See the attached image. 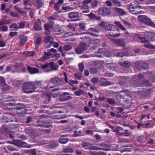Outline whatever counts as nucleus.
Here are the masks:
<instances>
[{
  "mask_svg": "<svg viewBox=\"0 0 155 155\" xmlns=\"http://www.w3.org/2000/svg\"><path fill=\"white\" fill-rule=\"evenodd\" d=\"M0 28L1 30L3 32L6 31L8 29V26L6 25L0 26Z\"/></svg>",
  "mask_w": 155,
  "mask_h": 155,
  "instance_id": "42",
  "label": "nucleus"
},
{
  "mask_svg": "<svg viewBox=\"0 0 155 155\" xmlns=\"http://www.w3.org/2000/svg\"><path fill=\"white\" fill-rule=\"evenodd\" d=\"M41 20L39 19H37L34 25L35 29L36 30H41L42 27L41 26Z\"/></svg>",
  "mask_w": 155,
  "mask_h": 155,
  "instance_id": "17",
  "label": "nucleus"
},
{
  "mask_svg": "<svg viewBox=\"0 0 155 155\" xmlns=\"http://www.w3.org/2000/svg\"><path fill=\"white\" fill-rule=\"evenodd\" d=\"M78 8L82 10V13H88L90 12L89 7L87 5H78Z\"/></svg>",
  "mask_w": 155,
  "mask_h": 155,
  "instance_id": "12",
  "label": "nucleus"
},
{
  "mask_svg": "<svg viewBox=\"0 0 155 155\" xmlns=\"http://www.w3.org/2000/svg\"><path fill=\"white\" fill-rule=\"evenodd\" d=\"M61 8L62 10L67 11H70L74 9L73 8L69 6L66 7L62 6Z\"/></svg>",
  "mask_w": 155,
  "mask_h": 155,
  "instance_id": "40",
  "label": "nucleus"
},
{
  "mask_svg": "<svg viewBox=\"0 0 155 155\" xmlns=\"http://www.w3.org/2000/svg\"><path fill=\"white\" fill-rule=\"evenodd\" d=\"M68 17L69 18L74 21H77L79 20L80 17L79 13L78 12H71L69 13Z\"/></svg>",
  "mask_w": 155,
  "mask_h": 155,
  "instance_id": "10",
  "label": "nucleus"
},
{
  "mask_svg": "<svg viewBox=\"0 0 155 155\" xmlns=\"http://www.w3.org/2000/svg\"><path fill=\"white\" fill-rule=\"evenodd\" d=\"M54 30L56 34L59 35L63 33L64 31V29L59 27L58 25H56L54 28Z\"/></svg>",
  "mask_w": 155,
  "mask_h": 155,
  "instance_id": "15",
  "label": "nucleus"
},
{
  "mask_svg": "<svg viewBox=\"0 0 155 155\" xmlns=\"http://www.w3.org/2000/svg\"><path fill=\"white\" fill-rule=\"evenodd\" d=\"M111 54H107L106 52L102 49H100L93 56L97 57L99 58L103 57L104 56L110 57Z\"/></svg>",
  "mask_w": 155,
  "mask_h": 155,
  "instance_id": "9",
  "label": "nucleus"
},
{
  "mask_svg": "<svg viewBox=\"0 0 155 155\" xmlns=\"http://www.w3.org/2000/svg\"><path fill=\"white\" fill-rule=\"evenodd\" d=\"M113 4L116 6L120 7L121 6V2L117 0H111Z\"/></svg>",
  "mask_w": 155,
  "mask_h": 155,
  "instance_id": "35",
  "label": "nucleus"
},
{
  "mask_svg": "<svg viewBox=\"0 0 155 155\" xmlns=\"http://www.w3.org/2000/svg\"><path fill=\"white\" fill-rule=\"evenodd\" d=\"M115 24L117 25L123 31H126V29L119 22L116 21L115 22Z\"/></svg>",
  "mask_w": 155,
  "mask_h": 155,
  "instance_id": "36",
  "label": "nucleus"
},
{
  "mask_svg": "<svg viewBox=\"0 0 155 155\" xmlns=\"http://www.w3.org/2000/svg\"><path fill=\"white\" fill-rule=\"evenodd\" d=\"M69 83L70 85L72 86L74 84H77L78 83V81H73L70 80Z\"/></svg>",
  "mask_w": 155,
  "mask_h": 155,
  "instance_id": "61",
  "label": "nucleus"
},
{
  "mask_svg": "<svg viewBox=\"0 0 155 155\" xmlns=\"http://www.w3.org/2000/svg\"><path fill=\"white\" fill-rule=\"evenodd\" d=\"M25 6V9H31V7L33 5V3H31V0H23Z\"/></svg>",
  "mask_w": 155,
  "mask_h": 155,
  "instance_id": "16",
  "label": "nucleus"
},
{
  "mask_svg": "<svg viewBox=\"0 0 155 155\" xmlns=\"http://www.w3.org/2000/svg\"><path fill=\"white\" fill-rule=\"evenodd\" d=\"M71 97L68 93L64 92L62 95H60L59 100L61 101H64L70 99Z\"/></svg>",
  "mask_w": 155,
  "mask_h": 155,
  "instance_id": "13",
  "label": "nucleus"
},
{
  "mask_svg": "<svg viewBox=\"0 0 155 155\" xmlns=\"http://www.w3.org/2000/svg\"><path fill=\"white\" fill-rule=\"evenodd\" d=\"M120 35V33H118L116 34H113V33L110 34V35L113 37H117L119 36Z\"/></svg>",
  "mask_w": 155,
  "mask_h": 155,
  "instance_id": "60",
  "label": "nucleus"
},
{
  "mask_svg": "<svg viewBox=\"0 0 155 155\" xmlns=\"http://www.w3.org/2000/svg\"><path fill=\"white\" fill-rule=\"evenodd\" d=\"M63 152L64 153L67 152H73V150L70 148H67L63 150Z\"/></svg>",
  "mask_w": 155,
  "mask_h": 155,
  "instance_id": "51",
  "label": "nucleus"
},
{
  "mask_svg": "<svg viewBox=\"0 0 155 155\" xmlns=\"http://www.w3.org/2000/svg\"><path fill=\"white\" fill-rule=\"evenodd\" d=\"M114 9L122 16L125 15L126 14V12L121 8L115 7L114 8Z\"/></svg>",
  "mask_w": 155,
  "mask_h": 155,
  "instance_id": "27",
  "label": "nucleus"
},
{
  "mask_svg": "<svg viewBox=\"0 0 155 155\" xmlns=\"http://www.w3.org/2000/svg\"><path fill=\"white\" fill-rule=\"evenodd\" d=\"M7 118L8 120V122L16 121L14 116L12 115L11 114H5L3 117V118Z\"/></svg>",
  "mask_w": 155,
  "mask_h": 155,
  "instance_id": "21",
  "label": "nucleus"
},
{
  "mask_svg": "<svg viewBox=\"0 0 155 155\" xmlns=\"http://www.w3.org/2000/svg\"><path fill=\"white\" fill-rule=\"evenodd\" d=\"M141 8L140 6H138L134 4V3H131L129 7V9L130 11H134L135 9H140Z\"/></svg>",
  "mask_w": 155,
  "mask_h": 155,
  "instance_id": "22",
  "label": "nucleus"
},
{
  "mask_svg": "<svg viewBox=\"0 0 155 155\" xmlns=\"http://www.w3.org/2000/svg\"><path fill=\"white\" fill-rule=\"evenodd\" d=\"M49 64L51 69L50 71L58 70V66L56 65H54V63L53 62H51Z\"/></svg>",
  "mask_w": 155,
  "mask_h": 155,
  "instance_id": "32",
  "label": "nucleus"
},
{
  "mask_svg": "<svg viewBox=\"0 0 155 155\" xmlns=\"http://www.w3.org/2000/svg\"><path fill=\"white\" fill-rule=\"evenodd\" d=\"M82 135V132L80 131H75L74 132V137H77L78 136Z\"/></svg>",
  "mask_w": 155,
  "mask_h": 155,
  "instance_id": "46",
  "label": "nucleus"
},
{
  "mask_svg": "<svg viewBox=\"0 0 155 155\" xmlns=\"http://www.w3.org/2000/svg\"><path fill=\"white\" fill-rule=\"evenodd\" d=\"M0 84L2 87V89L3 91H5L9 89L8 85L5 83V80L2 78L1 79Z\"/></svg>",
  "mask_w": 155,
  "mask_h": 155,
  "instance_id": "23",
  "label": "nucleus"
},
{
  "mask_svg": "<svg viewBox=\"0 0 155 155\" xmlns=\"http://www.w3.org/2000/svg\"><path fill=\"white\" fill-rule=\"evenodd\" d=\"M117 99L121 104L126 108H130L131 105V97L126 91H120L117 92Z\"/></svg>",
  "mask_w": 155,
  "mask_h": 155,
  "instance_id": "1",
  "label": "nucleus"
},
{
  "mask_svg": "<svg viewBox=\"0 0 155 155\" xmlns=\"http://www.w3.org/2000/svg\"><path fill=\"white\" fill-rule=\"evenodd\" d=\"M19 39L21 45H24L27 41L28 38L26 36L22 35L20 36Z\"/></svg>",
  "mask_w": 155,
  "mask_h": 155,
  "instance_id": "25",
  "label": "nucleus"
},
{
  "mask_svg": "<svg viewBox=\"0 0 155 155\" xmlns=\"http://www.w3.org/2000/svg\"><path fill=\"white\" fill-rule=\"evenodd\" d=\"M98 14L102 16H108L111 14V11L107 7L103 6L99 8L97 10Z\"/></svg>",
  "mask_w": 155,
  "mask_h": 155,
  "instance_id": "4",
  "label": "nucleus"
},
{
  "mask_svg": "<svg viewBox=\"0 0 155 155\" xmlns=\"http://www.w3.org/2000/svg\"><path fill=\"white\" fill-rule=\"evenodd\" d=\"M94 149L96 150H104L105 151H108L110 150L109 148L108 147H107L106 148H100L97 147H94L93 148Z\"/></svg>",
  "mask_w": 155,
  "mask_h": 155,
  "instance_id": "54",
  "label": "nucleus"
},
{
  "mask_svg": "<svg viewBox=\"0 0 155 155\" xmlns=\"http://www.w3.org/2000/svg\"><path fill=\"white\" fill-rule=\"evenodd\" d=\"M52 38L50 36H46L44 38L45 43H48L49 42H50V41H52L51 40H52Z\"/></svg>",
  "mask_w": 155,
  "mask_h": 155,
  "instance_id": "38",
  "label": "nucleus"
},
{
  "mask_svg": "<svg viewBox=\"0 0 155 155\" xmlns=\"http://www.w3.org/2000/svg\"><path fill=\"white\" fill-rule=\"evenodd\" d=\"M79 69L81 71H82L84 69V66L82 63H81L78 64Z\"/></svg>",
  "mask_w": 155,
  "mask_h": 155,
  "instance_id": "59",
  "label": "nucleus"
},
{
  "mask_svg": "<svg viewBox=\"0 0 155 155\" xmlns=\"http://www.w3.org/2000/svg\"><path fill=\"white\" fill-rule=\"evenodd\" d=\"M107 101L110 104L114 105L115 104V101L113 99L109 98L107 99Z\"/></svg>",
  "mask_w": 155,
  "mask_h": 155,
  "instance_id": "53",
  "label": "nucleus"
},
{
  "mask_svg": "<svg viewBox=\"0 0 155 155\" xmlns=\"http://www.w3.org/2000/svg\"><path fill=\"white\" fill-rule=\"evenodd\" d=\"M17 24H19V26H18V28H24L25 27V22H22L20 23H18Z\"/></svg>",
  "mask_w": 155,
  "mask_h": 155,
  "instance_id": "45",
  "label": "nucleus"
},
{
  "mask_svg": "<svg viewBox=\"0 0 155 155\" xmlns=\"http://www.w3.org/2000/svg\"><path fill=\"white\" fill-rule=\"evenodd\" d=\"M36 87L32 83H26L24 84L23 89L24 92L27 93H29L34 91Z\"/></svg>",
  "mask_w": 155,
  "mask_h": 155,
  "instance_id": "3",
  "label": "nucleus"
},
{
  "mask_svg": "<svg viewBox=\"0 0 155 155\" xmlns=\"http://www.w3.org/2000/svg\"><path fill=\"white\" fill-rule=\"evenodd\" d=\"M27 69L28 71L32 74L41 73V72L39 71V70L35 68L28 66Z\"/></svg>",
  "mask_w": 155,
  "mask_h": 155,
  "instance_id": "18",
  "label": "nucleus"
},
{
  "mask_svg": "<svg viewBox=\"0 0 155 155\" xmlns=\"http://www.w3.org/2000/svg\"><path fill=\"white\" fill-rule=\"evenodd\" d=\"M79 26L81 29L84 31H86V28L85 25L84 23H81L79 24Z\"/></svg>",
  "mask_w": 155,
  "mask_h": 155,
  "instance_id": "58",
  "label": "nucleus"
},
{
  "mask_svg": "<svg viewBox=\"0 0 155 155\" xmlns=\"http://www.w3.org/2000/svg\"><path fill=\"white\" fill-rule=\"evenodd\" d=\"M123 129L122 127H118L114 128L113 130L114 132L116 133L117 134L119 135H122V134H121V133H120V130H123Z\"/></svg>",
  "mask_w": 155,
  "mask_h": 155,
  "instance_id": "31",
  "label": "nucleus"
},
{
  "mask_svg": "<svg viewBox=\"0 0 155 155\" xmlns=\"http://www.w3.org/2000/svg\"><path fill=\"white\" fill-rule=\"evenodd\" d=\"M98 2L97 0H94L91 3V7L93 8H96L98 5Z\"/></svg>",
  "mask_w": 155,
  "mask_h": 155,
  "instance_id": "39",
  "label": "nucleus"
},
{
  "mask_svg": "<svg viewBox=\"0 0 155 155\" xmlns=\"http://www.w3.org/2000/svg\"><path fill=\"white\" fill-rule=\"evenodd\" d=\"M9 27L12 30L16 31L18 29V24L16 23L10 25Z\"/></svg>",
  "mask_w": 155,
  "mask_h": 155,
  "instance_id": "37",
  "label": "nucleus"
},
{
  "mask_svg": "<svg viewBox=\"0 0 155 155\" xmlns=\"http://www.w3.org/2000/svg\"><path fill=\"white\" fill-rule=\"evenodd\" d=\"M93 0H84L82 1V4L83 5H87L91 2Z\"/></svg>",
  "mask_w": 155,
  "mask_h": 155,
  "instance_id": "55",
  "label": "nucleus"
},
{
  "mask_svg": "<svg viewBox=\"0 0 155 155\" xmlns=\"http://www.w3.org/2000/svg\"><path fill=\"white\" fill-rule=\"evenodd\" d=\"M35 130L30 128H27L25 130L26 133L28 134L31 137L33 138L35 135Z\"/></svg>",
  "mask_w": 155,
  "mask_h": 155,
  "instance_id": "19",
  "label": "nucleus"
},
{
  "mask_svg": "<svg viewBox=\"0 0 155 155\" xmlns=\"http://www.w3.org/2000/svg\"><path fill=\"white\" fill-rule=\"evenodd\" d=\"M8 106H14V108L17 110H21L20 112L17 111V114L21 117H24L27 113L25 106L21 104H16L14 103H8L7 104Z\"/></svg>",
  "mask_w": 155,
  "mask_h": 155,
  "instance_id": "2",
  "label": "nucleus"
},
{
  "mask_svg": "<svg viewBox=\"0 0 155 155\" xmlns=\"http://www.w3.org/2000/svg\"><path fill=\"white\" fill-rule=\"evenodd\" d=\"M121 145V146L123 147V148H125L123 150H121V152H123L128 151V149L125 147H129L130 146L129 144L126 142H122Z\"/></svg>",
  "mask_w": 155,
  "mask_h": 155,
  "instance_id": "28",
  "label": "nucleus"
},
{
  "mask_svg": "<svg viewBox=\"0 0 155 155\" xmlns=\"http://www.w3.org/2000/svg\"><path fill=\"white\" fill-rule=\"evenodd\" d=\"M93 44L95 47L99 45H100L99 41L97 39L95 40L93 43Z\"/></svg>",
  "mask_w": 155,
  "mask_h": 155,
  "instance_id": "57",
  "label": "nucleus"
},
{
  "mask_svg": "<svg viewBox=\"0 0 155 155\" xmlns=\"http://www.w3.org/2000/svg\"><path fill=\"white\" fill-rule=\"evenodd\" d=\"M99 32V30L94 28H90L87 30L88 33L91 35L94 36H98V35L94 34V33H98Z\"/></svg>",
  "mask_w": 155,
  "mask_h": 155,
  "instance_id": "14",
  "label": "nucleus"
},
{
  "mask_svg": "<svg viewBox=\"0 0 155 155\" xmlns=\"http://www.w3.org/2000/svg\"><path fill=\"white\" fill-rule=\"evenodd\" d=\"M18 100L17 99H15V98L13 99L12 97H8L7 99L6 100V101H17Z\"/></svg>",
  "mask_w": 155,
  "mask_h": 155,
  "instance_id": "62",
  "label": "nucleus"
},
{
  "mask_svg": "<svg viewBox=\"0 0 155 155\" xmlns=\"http://www.w3.org/2000/svg\"><path fill=\"white\" fill-rule=\"evenodd\" d=\"M131 133L130 131L127 130H125L123 133H122L121 134H122V136H124L127 137L129 136Z\"/></svg>",
  "mask_w": 155,
  "mask_h": 155,
  "instance_id": "43",
  "label": "nucleus"
},
{
  "mask_svg": "<svg viewBox=\"0 0 155 155\" xmlns=\"http://www.w3.org/2000/svg\"><path fill=\"white\" fill-rule=\"evenodd\" d=\"M65 136L64 135H62L59 140V143L62 144H65L66 143L68 140V139L67 138H64Z\"/></svg>",
  "mask_w": 155,
  "mask_h": 155,
  "instance_id": "30",
  "label": "nucleus"
},
{
  "mask_svg": "<svg viewBox=\"0 0 155 155\" xmlns=\"http://www.w3.org/2000/svg\"><path fill=\"white\" fill-rule=\"evenodd\" d=\"M71 48V46L70 45H65L63 47L64 49L66 51H69Z\"/></svg>",
  "mask_w": 155,
  "mask_h": 155,
  "instance_id": "44",
  "label": "nucleus"
},
{
  "mask_svg": "<svg viewBox=\"0 0 155 155\" xmlns=\"http://www.w3.org/2000/svg\"><path fill=\"white\" fill-rule=\"evenodd\" d=\"M144 139V137L143 136H141L138 137V141L139 143L143 142Z\"/></svg>",
  "mask_w": 155,
  "mask_h": 155,
  "instance_id": "52",
  "label": "nucleus"
},
{
  "mask_svg": "<svg viewBox=\"0 0 155 155\" xmlns=\"http://www.w3.org/2000/svg\"><path fill=\"white\" fill-rule=\"evenodd\" d=\"M147 75H149L150 77H151V78H155V75L154 73L152 72H147Z\"/></svg>",
  "mask_w": 155,
  "mask_h": 155,
  "instance_id": "63",
  "label": "nucleus"
},
{
  "mask_svg": "<svg viewBox=\"0 0 155 155\" xmlns=\"http://www.w3.org/2000/svg\"><path fill=\"white\" fill-rule=\"evenodd\" d=\"M139 20L143 23L152 26H154L155 25L151 20L145 15H141L138 16Z\"/></svg>",
  "mask_w": 155,
  "mask_h": 155,
  "instance_id": "5",
  "label": "nucleus"
},
{
  "mask_svg": "<svg viewBox=\"0 0 155 155\" xmlns=\"http://www.w3.org/2000/svg\"><path fill=\"white\" fill-rule=\"evenodd\" d=\"M45 28V33L46 35H49L51 33V31L50 30V28L51 26L48 24H46L44 25Z\"/></svg>",
  "mask_w": 155,
  "mask_h": 155,
  "instance_id": "26",
  "label": "nucleus"
},
{
  "mask_svg": "<svg viewBox=\"0 0 155 155\" xmlns=\"http://www.w3.org/2000/svg\"><path fill=\"white\" fill-rule=\"evenodd\" d=\"M37 122H39V123H38L36 125V126H37L49 128L51 127V125L50 124L47 123L46 122L42 123L39 120H38Z\"/></svg>",
  "mask_w": 155,
  "mask_h": 155,
  "instance_id": "20",
  "label": "nucleus"
},
{
  "mask_svg": "<svg viewBox=\"0 0 155 155\" xmlns=\"http://www.w3.org/2000/svg\"><path fill=\"white\" fill-rule=\"evenodd\" d=\"M51 45H53V47L55 48H58L59 46V44L57 42H55L53 41H51L50 42Z\"/></svg>",
  "mask_w": 155,
  "mask_h": 155,
  "instance_id": "47",
  "label": "nucleus"
},
{
  "mask_svg": "<svg viewBox=\"0 0 155 155\" xmlns=\"http://www.w3.org/2000/svg\"><path fill=\"white\" fill-rule=\"evenodd\" d=\"M35 54V53L33 51H26L24 53L25 56L27 57L33 56Z\"/></svg>",
  "mask_w": 155,
  "mask_h": 155,
  "instance_id": "41",
  "label": "nucleus"
},
{
  "mask_svg": "<svg viewBox=\"0 0 155 155\" xmlns=\"http://www.w3.org/2000/svg\"><path fill=\"white\" fill-rule=\"evenodd\" d=\"M87 46L84 43L80 44L79 46L75 49L76 53L78 54H80L82 53L84 51L87 50Z\"/></svg>",
  "mask_w": 155,
  "mask_h": 155,
  "instance_id": "11",
  "label": "nucleus"
},
{
  "mask_svg": "<svg viewBox=\"0 0 155 155\" xmlns=\"http://www.w3.org/2000/svg\"><path fill=\"white\" fill-rule=\"evenodd\" d=\"M44 1L43 0H37L35 5L37 8L39 9L43 6Z\"/></svg>",
  "mask_w": 155,
  "mask_h": 155,
  "instance_id": "29",
  "label": "nucleus"
},
{
  "mask_svg": "<svg viewBox=\"0 0 155 155\" xmlns=\"http://www.w3.org/2000/svg\"><path fill=\"white\" fill-rule=\"evenodd\" d=\"M114 42L115 43L117 44L119 46H124V43L123 42V41H120L119 39H116L114 40Z\"/></svg>",
  "mask_w": 155,
  "mask_h": 155,
  "instance_id": "34",
  "label": "nucleus"
},
{
  "mask_svg": "<svg viewBox=\"0 0 155 155\" xmlns=\"http://www.w3.org/2000/svg\"><path fill=\"white\" fill-rule=\"evenodd\" d=\"M138 35H136V37L140 39L141 40V42L143 43H144V46L145 47L151 49H154L155 48V46L152 45L148 43L147 39L144 38V36H141Z\"/></svg>",
  "mask_w": 155,
  "mask_h": 155,
  "instance_id": "7",
  "label": "nucleus"
},
{
  "mask_svg": "<svg viewBox=\"0 0 155 155\" xmlns=\"http://www.w3.org/2000/svg\"><path fill=\"white\" fill-rule=\"evenodd\" d=\"M83 91L81 90H79L74 92V94L75 95L77 96H80L82 93Z\"/></svg>",
  "mask_w": 155,
  "mask_h": 155,
  "instance_id": "56",
  "label": "nucleus"
},
{
  "mask_svg": "<svg viewBox=\"0 0 155 155\" xmlns=\"http://www.w3.org/2000/svg\"><path fill=\"white\" fill-rule=\"evenodd\" d=\"M61 5L58 3H56L54 5V8L55 10L56 11H58Z\"/></svg>",
  "mask_w": 155,
  "mask_h": 155,
  "instance_id": "49",
  "label": "nucleus"
},
{
  "mask_svg": "<svg viewBox=\"0 0 155 155\" xmlns=\"http://www.w3.org/2000/svg\"><path fill=\"white\" fill-rule=\"evenodd\" d=\"M135 67L139 70H146L149 67L148 64L143 61L136 62L134 63Z\"/></svg>",
  "mask_w": 155,
  "mask_h": 155,
  "instance_id": "6",
  "label": "nucleus"
},
{
  "mask_svg": "<svg viewBox=\"0 0 155 155\" xmlns=\"http://www.w3.org/2000/svg\"><path fill=\"white\" fill-rule=\"evenodd\" d=\"M7 148L10 151H14L16 150V149L14 148L13 146L11 145H8L7 147Z\"/></svg>",
  "mask_w": 155,
  "mask_h": 155,
  "instance_id": "50",
  "label": "nucleus"
},
{
  "mask_svg": "<svg viewBox=\"0 0 155 155\" xmlns=\"http://www.w3.org/2000/svg\"><path fill=\"white\" fill-rule=\"evenodd\" d=\"M115 27L113 25L109 24L106 25L105 26V29L107 31H110L111 30V27Z\"/></svg>",
  "mask_w": 155,
  "mask_h": 155,
  "instance_id": "48",
  "label": "nucleus"
},
{
  "mask_svg": "<svg viewBox=\"0 0 155 155\" xmlns=\"http://www.w3.org/2000/svg\"><path fill=\"white\" fill-rule=\"evenodd\" d=\"M120 64L124 67L128 68L130 66L131 64L128 61H124L123 63L120 62Z\"/></svg>",
  "mask_w": 155,
  "mask_h": 155,
  "instance_id": "33",
  "label": "nucleus"
},
{
  "mask_svg": "<svg viewBox=\"0 0 155 155\" xmlns=\"http://www.w3.org/2000/svg\"><path fill=\"white\" fill-rule=\"evenodd\" d=\"M140 35L144 36V38L151 41H155V34L147 31H144L140 34Z\"/></svg>",
  "mask_w": 155,
  "mask_h": 155,
  "instance_id": "8",
  "label": "nucleus"
},
{
  "mask_svg": "<svg viewBox=\"0 0 155 155\" xmlns=\"http://www.w3.org/2000/svg\"><path fill=\"white\" fill-rule=\"evenodd\" d=\"M105 3L107 5L110 7L112 5V2L109 0H107L105 2Z\"/></svg>",
  "mask_w": 155,
  "mask_h": 155,
  "instance_id": "64",
  "label": "nucleus"
},
{
  "mask_svg": "<svg viewBox=\"0 0 155 155\" xmlns=\"http://www.w3.org/2000/svg\"><path fill=\"white\" fill-rule=\"evenodd\" d=\"M86 15L91 20H98L100 19V17H97L96 15L92 12L90 14L87 15Z\"/></svg>",
  "mask_w": 155,
  "mask_h": 155,
  "instance_id": "24",
  "label": "nucleus"
}]
</instances>
